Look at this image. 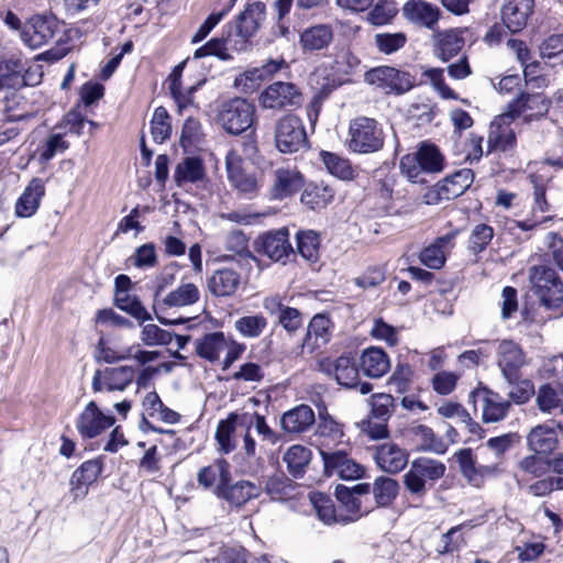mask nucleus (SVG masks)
<instances>
[{"mask_svg": "<svg viewBox=\"0 0 563 563\" xmlns=\"http://www.w3.org/2000/svg\"><path fill=\"white\" fill-rule=\"evenodd\" d=\"M275 145L282 153H296L308 144L302 120L295 114H286L276 121Z\"/></svg>", "mask_w": 563, "mask_h": 563, "instance_id": "0eeeda50", "label": "nucleus"}, {"mask_svg": "<svg viewBox=\"0 0 563 563\" xmlns=\"http://www.w3.org/2000/svg\"><path fill=\"white\" fill-rule=\"evenodd\" d=\"M330 340V320L322 316H314L308 324L303 344L309 349H319Z\"/></svg>", "mask_w": 563, "mask_h": 563, "instance_id": "c03bdc74", "label": "nucleus"}, {"mask_svg": "<svg viewBox=\"0 0 563 563\" xmlns=\"http://www.w3.org/2000/svg\"><path fill=\"white\" fill-rule=\"evenodd\" d=\"M114 303L120 310L131 314L141 322L152 319L150 312L135 296L115 294Z\"/></svg>", "mask_w": 563, "mask_h": 563, "instance_id": "4d7b16f0", "label": "nucleus"}, {"mask_svg": "<svg viewBox=\"0 0 563 563\" xmlns=\"http://www.w3.org/2000/svg\"><path fill=\"white\" fill-rule=\"evenodd\" d=\"M446 472L443 462L420 456L409 463L407 472L402 475L405 492L412 500L421 501L433 489Z\"/></svg>", "mask_w": 563, "mask_h": 563, "instance_id": "f257e3e1", "label": "nucleus"}, {"mask_svg": "<svg viewBox=\"0 0 563 563\" xmlns=\"http://www.w3.org/2000/svg\"><path fill=\"white\" fill-rule=\"evenodd\" d=\"M519 467L526 474H529L533 477H541L549 472L551 467V461L547 457H543L542 454L534 453L523 457L519 462Z\"/></svg>", "mask_w": 563, "mask_h": 563, "instance_id": "680f3d73", "label": "nucleus"}, {"mask_svg": "<svg viewBox=\"0 0 563 563\" xmlns=\"http://www.w3.org/2000/svg\"><path fill=\"white\" fill-rule=\"evenodd\" d=\"M333 40V29L329 24H317L307 27L300 34V45L306 52L327 48Z\"/></svg>", "mask_w": 563, "mask_h": 563, "instance_id": "f704fd0d", "label": "nucleus"}, {"mask_svg": "<svg viewBox=\"0 0 563 563\" xmlns=\"http://www.w3.org/2000/svg\"><path fill=\"white\" fill-rule=\"evenodd\" d=\"M482 404V420L484 423H496L506 419L511 408V402L503 398L498 393L488 387H482L472 391L468 400Z\"/></svg>", "mask_w": 563, "mask_h": 563, "instance_id": "ddd939ff", "label": "nucleus"}, {"mask_svg": "<svg viewBox=\"0 0 563 563\" xmlns=\"http://www.w3.org/2000/svg\"><path fill=\"white\" fill-rule=\"evenodd\" d=\"M400 485L398 481L388 476H378L371 485V493H373L374 500L377 507L387 508L394 504L398 494Z\"/></svg>", "mask_w": 563, "mask_h": 563, "instance_id": "79ce46f5", "label": "nucleus"}, {"mask_svg": "<svg viewBox=\"0 0 563 563\" xmlns=\"http://www.w3.org/2000/svg\"><path fill=\"white\" fill-rule=\"evenodd\" d=\"M402 14L411 23L433 31L441 11L432 3L422 0H410L405 3Z\"/></svg>", "mask_w": 563, "mask_h": 563, "instance_id": "a878e982", "label": "nucleus"}, {"mask_svg": "<svg viewBox=\"0 0 563 563\" xmlns=\"http://www.w3.org/2000/svg\"><path fill=\"white\" fill-rule=\"evenodd\" d=\"M332 373L338 384L346 388H358L362 395H366L373 389L371 383L358 382V367L350 356L338 357L332 364Z\"/></svg>", "mask_w": 563, "mask_h": 563, "instance_id": "b1692460", "label": "nucleus"}, {"mask_svg": "<svg viewBox=\"0 0 563 563\" xmlns=\"http://www.w3.org/2000/svg\"><path fill=\"white\" fill-rule=\"evenodd\" d=\"M456 233H448L443 236L438 238L434 243L431 245L424 247L420 252V262L431 268V269H439L441 268L445 263V252L444 249L446 246H451L453 243V240L455 239Z\"/></svg>", "mask_w": 563, "mask_h": 563, "instance_id": "ea45409f", "label": "nucleus"}, {"mask_svg": "<svg viewBox=\"0 0 563 563\" xmlns=\"http://www.w3.org/2000/svg\"><path fill=\"white\" fill-rule=\"evenodd\" d=\"M200 298L198 287L192 283L181 284L170 291L163 300L167 307H185L196 303Z\"/></svg>", "mask_w": 563, "mask_h": 563, "instance_id": "603ef678", "label": "nucleus"}, {"mask_svg": "<svg viewBox=\"0 0 563 563\" xmlns=\"http://www.w3.org/2000/svg\"><path fill=\"white\" fill-rule=\"evenodd\" d=\"M303 185L302 175L294 168H277L271 187L273 199L283 200L299 191Z\"/></svg>", "mask_w": 563, "mask_h": 563, "instance_id": "cd10ccee", "label": "nucleus"}, {"mask_svg": "<svg viewBox=\"0 0 563 563\" xmlns=\"http://www.w3.org/2000/svg\"><path fill=\"white\" fill-rule=\"evenodd\" d=\"M59 31L56 18L52 15H35L22 31L23 42L31 48H38L52 41Z\"/></svg>", "mask_w": 563, "mask_h": 563, "instance_id": "f3484780", "label": "nucleus"}, {"mask_svg": "<svg viewBox=\"0 0 563 563\" xmlns=\"http://www.w3.org/2000/svg\"><path fill=\"white\" fill-rule=\"evenodd\" d=\"M321 460L323 463V474L327 477L336 475L344 481H354L362 478L365 468L356 463L345 449H332L329 451L328 445L321 449Z\"/></svg>", "mask_w": 563, "mask_h": 563, "instance_id": "6e6552de", "label": "nucleus"}, {"mask_svg": "<svg viewBox=\"0 0 563 563\" xmlns=\"http://www.w3.org/2000/svg\"><path fill=\"white\" fill-rule=\"evenodd\" d=\"M197 482L205 489H212L219 496L223 487L231 482L230 464L224 459H218L208 466L200 468Z\"/></svg>", "mask_w": 563, "mask_h": 563, "instance_id": "5701e85b", "label": "nucleus"}, {"mask_svg": "<svg viewBox=\"0 0 563 563\" xmlns=\"http://www.w3.org/2000/svg\"><path fill=\"white\" fill-rule=\"evenodd\" d=\"M205 177V167L202 161L196 156L185 157L177 164L174 179L178 186H184L187 183H197Z\"/></svg>", "mask_w": 563, "mask_h": 563, "instance_id": "37998d69", "label": "nucleus"}, {"mask_svg": "<svg viewBox=\"0 0 563 563\" xmlns=\"http://www.w3.org/2000/svg\"><path fill=\"white\" fill-rule=\"evenodd\" d=\"M375 45L384 54H393L402 48L407 42L405 33H377L374 36Z\"/></svg>", "mask_w": 563, "mask_h": 563, "instance_id": "bf43d9fd", "label": "nucleus"}, {"mask_svg": "<svg viewBox=\"0 0 563 563\" xmlns=\"http://www.w3.org/2000/svg\"><path fill=\"white\" fill-rule=\"evenodd\" d=\"M265 81L257 67L250 68L234 79V87L244 93H253Z\"/></svg>", "mask_w": 563, "mask_h": 563, "instance_id": "774afa93", "label": "nucleus"}, {"mask_svg": "<svg viewBox=\"0 0 563 563\" xmlns=\"http://www.w3.org/2000/svg\"><path fill=\"white\" fill-rule=\"evenodd\" d=\"M112 415L102 412L95 401H90L76 421V428L82 438L92 439L114 424Z\"/></svg>", "mask_w": 563, "mask_h": 563, "instance_id": "a211bd4d", "label": "nucleus"}, {"mask_svg": "<svg viewBox=\"0 0 563 563\" xmlns=\"http://www.w3.org/2000/svg\"><path fill=\"white\" fill-rule=\"evenodd\" d=\"M317 435L319 438L318 452L321 454L323 445H328L329 451L343 443L344 432L342 427L330 416L320 413L317 426Z\"/></svg>", "mask_w": 563, "mask_h": 563, "instance_id": "58836bf2", "label": "nucleus"}, {"mask_svg": "<svg viewBox=\"0 0 563 563\" xmlns=\"http://www.w3.org/2000/svg\"><path fill=\"white\" fill-rule=\"evenodd\" d=\"M134 376L135 369L132 366L106 367L95 372L91 386L95 393L102 391L104 388L108 391H123L131 385Z\"/></svg>", "mask_w": 563, "mask_h": 563, "instance_id": "dca6fc26", "label": "nucleus"}, {"mask_svg": "<svg viewBox=\"0 0 563 563\" xmlns=\"http://www.w3.org/2000/svg\"><path fill=\"white\" fill-rule=\"evenodd\" d=\"M320 158L327 170L341 180H352L356 176V170L347 158L327 151L320 153Z\"/></svg>", "mask_w": 563, "mask_h": 563, "instance_id": "09e8293b", "label": "nucleus"}, {"mask_svg": "<svg viewBox=\"0 0 563 563\" xmlns=\"http://www.w3.org/2000/svg\"><path fill=\"white\" fill-rule=\"evenodd\" d=\"M527 444L534 453L548 455L559 445L558 433L548 424H538L528 433Z\"/></svg>", "mask_w": 563, "mask_h": 563, "instance_id": "7c9ffc66", "label": "nucleus"}, {"mask_svg": "<svg viewBox=\"0 0 563 563\" xmlns=\"http://www.w3.org/2000/svg\"><path fill=\"white\" fill-rule=\"evenodd\" d=\"M255 246L258 253L276 263L286 264L289 257L295 255L289 231L285 227L264 232L255 241Z\"/></svg>", "mask_w": 563, "mask_h": 563, "instance_id": "9b49d317", "label": "nucleus"}, {"mask_svg": "<svg viewBox=\"0 0 563 563\" xmlns=\"http://www.w3.org/2000/svg\"><path fill=\"white\" fill-rule=\"evenodd\" d=\"M360 367L365 376L379 378L388 372L390 362L383 349L372 346L362 352Z\"/></svg>", "mask_w": 563, "mask_h": 563, "instance_id": "c756f323", "label": "nucleus"}, {"mask_svg": "<svg viewBox=\"0 0 563 563\" xmlns=\"http://www.w3.org/2000/svg\"><path fill=\"white\" fill-rule=\"evenodd\" d=\"M397 14L394 1L380 0L368 13V21L374 25L387 24Z\"/></svg>", "mask_w": 563, "mask_h": 563, "instance_id": "338daca9", "label": "nucleus"}, {"mask_svg": "<svg viewBox=\"0 0 563 563\" xmlns=\"http://www.w3.org/2000/svg\"><path fill=\"white\" fill-rule=\"evenodd\" d=\"M510 387L508 391V400L517 405L526 404L534 395V386L530 379L518 378L512 383H507Z\"/></svg>", "mask_w": 563, "mask_h": 563, "instance_id": "e2e57ef3", "label": "nucleus"}, {"mask_svg": "<svg viewBox=\"0 0 563 563\" xmlns=\"http://www.w3.org/2000/svg\"><path fill=\"white\" fill-rule=\"evenodd\" d=\"M261 488L249 481H240L235 484H227L218 497L225 499L236 507L243 506L249 500L260 496Z\"/></svg>", "mask_w": 563, "mask_h": 563, "instance_id": "4c0bfd02", "label": "nucleus"}, {"mask_svg": "<svg viewBox=\"0 0 563 563\" xmlns=\"http://www.w3.org/2000/svg\"><path fill=\"white\" fill-rule=\"evenodd\" d=\"M444 157L440 150L431 143L422 142L412 154L400 159V169L415 184H426V174L439 173L443 169Z\"/></svg>", "mask_w": 563, "mask_h": 563, "instance_id": "f03ea898", "label": "nucleus"}, {"mask_svg": "<svg viewBox=\"0 0 563 563\" xmlns=\"http://www.w3.org/2000/svg\"><path fill=\"white\" fill-rule=\"evenodd\" d=\"M103 464L100 460L84 462L70 477V493L74 500L82 499L88 494L89 486L93 484L102 472Z\"/></svg>", "mask_w": 563, "mask_h": 563, "instance_id": "4be33fe9", "label": "nucleus"}, {"mask_svg": "<svg viewBox=\"0 0 563 563\" xmlns=\"http://www.w3.org/2000/svg\"><path fill=\"white\" fill-rule=\"evenodd\" d=\"M170 118L164 107H157L154 110L151 120V134L156 143H163L167 140L172 132Z\"/></svg>", "mask_w": 563, "mask_h": 563, "instance_id": "13d9d810", "label": "nucleus"}, {"mask_svg": "<svg viewBox=\"0 0 563 563\" xmlns=\"http://www.w3.org/2000/svg\"><path fill=\"white\" fill-rule=\"evenodd\" d=\"M316 421L313 410L308 405L297 406L285 412L280 419L282 428L288 433H301Z\"/></svg>", "mask_w": 563, "mask_h": 563, "instance_id": "2f4dec72", "label": "nucleus"}, {"mask_svg": "<svg viewBox=\"0 0 563 563\" xmlns=\"http://www.w3.org/2000/svg\"><path fill=\"white\" fill-rule=\"evenodd\" d=\"M463 30L450 29L433 34V47L437 57L448 62L456 56L465 45Z\"/></svg>", "mask_w": 563, "mask_h": 563, "instance_id": "bb28decb", "label": "nucleus"}, {"mask_svg": "<svg viewBox=\"0 0 563 563\" xmlns=\"http://www.w3.org/2000/svg\"><path fill=\"white\" fill-rule=\"evenodd\" d=\"M460 471L468 483L478 486L484 476L493 474L496 466L476 465L471 449H461L455 453Z\"/></svg>", "mask_w": 563, "mask_h": 563, "instance_id": "473e14b6", "label": "nucleus"}, {"mask_svg": "<svg viewBox=\"0 0 563 563\" xmlns=\"http://www.w3.org/2000/svg\"><path fill=\"white\" fill-rule=\"evenodd\" d=\"M294 490L292 482L283 473H274L265 483V492L274 500H283Z\"/></svg>", "mask_w": 563, "mask_h": 563, "instance_id": "6e6d98bb", "label": "nucleus"}, {"mask_svg": "<svg viewBox=\"0 0 563 563\" xmlns=\"http://www.w3.org/2000/svg\"><path fill=\"white\" fill-rule=\"evenodd\" d=\"M416 438L420 440V450L435 454H444L448 445L441 438H438L433 430L424 424H419L412 429Z\"/></svg>", "mask_w": 563, "mask_h": 563, "instance_id": "5fc2aeb1", "label": "nucleus"}, {"mask_svg": "<svg viewBox=\"0 0 563 563\" xmlns=\"http://www.w3.org/2000/svg\"><path fill=\"white\" fill-rule=\"evenodd\" d=\"M266 19V5L261 1L247 3L236 16L233 33L247 48L249 41L260 30Z\"/></svg>", "mask_w": 563, "mask_h": 563, "instance_id": "2eb2a0df", "label": "nucleus"}, {"mask_svg": "<svg viewBox=\"0 0 563 563\" xmlns=\"http://www.w3.org/2000/svg\"><path fill=\"white\" fill-rule=\"evenodd\" d=\"M550 103L541 93L521 92L520 96L508 103L507 111L501 114V120H515L520 115H523L526 122L539 120L548 113Z\"/></svg>", "mask_w": 563, "mask_h": 563, "instance_id": "f8f14e48", "label": "nucleus"}, {"mask_svg": "<svg viewBox=\"0 0 563 563\" xmlns=\"http://www.w3.org/2000/svg\"><path fill=\"white\" fill-rule=\"evenodd\" d=\"M238 427L249 428L250 418L238 412H230L225 419L218 422L214 439L218 444V451L221 454H229L235 450L234 432Z\"/></svg>", "mask_w": 563, "mask_h": 563, "instance_id": "412c9836", "label": "nucleus"}, {"mask_svg": "<svg viewBox=\"0 0 563 563\" xmlns=\"http://www.w3.org/2000/svg\"><path fill=\"white\" fill-rule=\"evenodd\" d=\"M364 80L385 90L386 93L404 95L415 85L416 78L410 73L390 66H379L365 73Z\"/></svg>", "mask_w": 563, "mask_h": 563, "instance_id": "1a4fd4ad", "label": "nucleus"}, {"mask_svg": "<svg viewBox=\"0 0 563 563\" xmlns=\"http://www.w3.org/2000/svg\"><path fill=\"white\" fill-rule=\"evenodd\" d=\"M385 135L380 124L372 118L357 117L349 128L347 147L358 154H372L384 146Z\"/></svg>", "mask_w": 563, "mask_h": 563, "instance_id": "20e7f679", "label": "nucleus"}, {"mask_svg": "<svg viewBox=\"0 0 563 563\" xmlns=\"http://www.w3.org/2000/svg\"><path fill=\"white\" fill-rule=\"evenodd\" d=\"M245 49L246 47L243 45V41H239L233 33V25L229 23L223 27V33L220 37H213L205 45L197 48L194 57L202 58L206 56H216L221 60H231L233 58L231 52L240 53Z\"/></svg>", "mask_w": 563, "mask_h": 563, "instance_id": "4468645a", "label": "nucleus"}, {"mask_svg": "<svg viewBox=\"0 0 563 563\" xmlns=\"http://www.w3.org/2000/svg\"><path fill=\"white\" fill-rule=\"evenodd\" d=\"M494 238V229L485 223L475 225L471 232L468 247L477 254L483 252Z\"/></svg>", "mask_w": 563, "mask_h": 563, "instance_id": "052dcab7", "label": "nucleus"}, {"mask_svg": "<svg viewBox=\"0 0 563 563\" xmlns=\"http://www.w3.org/2000/svg\"><path fill=\"white\" fill-rule=\"evenodd\" d=\"M533 0H505L501 8V20L508 32H520L532 13Z\"/></svg>", "mask_w": 563, "mask_h": 563, "instance_id": "393cba45", "label": "nucleus"}, {"mask_svg": "<svg viewBox=\"0 0 563 563\" xmlns=\"http://www.w3.org/2000/svg\"><path fill=\"white\" fill-rule=\"evenodd\" d=\"M258 102L263 109L291 111L302 106L303 95L294 82L278 80L261 92Z\"/></svg>", "mask_w": 563, "mask_h": 563, "instance_id": "423d86ee", "label": "nucleus"}, {"mask_svg": "<svg viewBox=\"0 0 563 563\" xmlns=\"http://www.w3.org/2000/svg\"><path fill=\"white\" fill-rule=\"evenodd\" d=\"M532 292L548 309L563 308V282L548 265H533L528 269Z\"/></svg>", "mask_w": 563, "mask_h": 563, "instance_id": "7ed1b4c3", "label": "nucleus"}, {"mask_svg": "<svg viewBox=\"0 0 563 563\" xmlns=\"http://www.w3.org/2000/svg\"><path fill=\"white\" fill-rule=\"evenodd\" d=\"M298 253L311 263L318 262L320 257L321 239L313 230H299L296 233Z\"/></svg>", "mask_w": 563, "mask_h": 563, "instance_id": "8fccbe9b", "label": "nucleus"}, {"mask_svg": "<svg viewBox=\"0 0 563 563\" xmlns=\"http://www.w3.org/2000/svg\"><path fill=\"white\" fill-rule=\"evenodd\" d=\"M141 340L145 345H168L173 341V333L161 329L158 325L148 323L142 329Z\"/></svg>", "mask_w": 563, "mask_h": 563, "instance_id": "69168bd1", "label": "nucleus"}, {"mask_svg": "<svg viewBox=\"0 0 563 563\" xmlns=\"http://www.w3.org/2000/svg\"><path fill=\"white\" fill-rule=\"evenodd\" d=\"M45 188L41 179L34 178L25 188L21 197L15 203V213L19 217H31L35 213L40 206V201L44 196Z\"/></svg>", "mask_w": 563, "mask_h": 563, "instance_id": "c9c22d12", "label": "nucleus"}, {"mask_svg": "<svg viewBox=\"0 0 563 563\" xmlns=\"http://www.w3.org/2000/svg\"><path fill=\"white\" fill-rule=\"evenodd\" d=\"M262 446H257L255 439L250 432V427L244 428L243 445L241 449V456L245 462V471L256 474L263 470L265 461L261 455Z\"/></svg>", "mask_w": 563, "mask_h": 563, "instance_id": "a18cd8bd", "label": "nucleus"}, {"mask_svg": "<svg viewBox=\"0 0 563 563\" xmlns=\"http://www.w3.org/2000/svg\"><path fill=\"white\" fill-rule=\"evenodd\" d=\"M371 494L369 483H358L353 486H345L339 484L334 488V496L338 501L349 511L352 516L342 517L343 523H349L357 520L362 514V497H367Z\"/></svg>", "mask_w": 563, "mask_h": 563, "instance_id": "6ab92c4d", "label": "nucleus"}, {"mask_svg": "<svg viewBox=\"0 0 563 563\" xmlns=\"http://www.w3.org/2000/svg\"><path fill=\"white\" fill-rule=\"evenodd\" d=\"M511 119L501 120V114L492 123L488 134L489 151L499 150L507 152L514 148L516 144V135L509 126Z\"/></svg>", "mask_w": 563, "mask_h": 563, "instance_id": "72a5a7b5", "label": "nucleus"}, {"mask_svg": "<svg viewBox=\"0 0 563 563\" xmlns=\"http://www.w3.org/2000/svg\"><path fill=\"white\" fill-rule=\"evenodd\" d=\"M474 172L470 168H462L445 177L441 183L445 187L450 199L463 195L474 181Z\"/></svg>", "mask_w": 563, "mask_h": 563, "instance_id": "3c124183", "label": "nucleus"}, {"mask_svg": "<svg viewBox=\"0 0 563 563\" xmlns=\"http://www.w3.org/2000/svg\"><path fill=\"white\" fill-rule=\"evenodd\" d=\"M373 457L377 466L389 474H397L408 465V452L393 442H385L374 448Z\"/></svg>", "mask_w": 563, "mask_h": 563, "instance_id": "aec40b11", "label": "nucleus"}, {"mask_svg": "<svg viewBox=\"0 0 563 563\" xmlns=\"http://www.w3.org/2000/svg\"><path fill=\"white\" fill-rule=\"evenodd\" d=\"M334 197V190L323 184L313 183L309 184L301 194V202L312 210L322 209L327 207Z\"/></svg>", "mask_w": 563, "mask_h": 563, "instance_id": "49530a36", "label": "nucleus"}, {"mask_svg": "<svg viewBox=\"0 0 563 563\" xmlns=\"http://www.w3.org/2000/svg\"><path fill=\"white\" fill-rule=\"evenodd\" d=\"M311 460V451L300 444L291 445L284 453L283 461L295 478L302 477Z\"/></svg>", "mask_w": 563, "mask_h": 563, "instance_id": "de8ad7c7", "label": "nucleus"}, {"mask_svg": "<svg viewBox=\"0 0 563 563\" xmlns=\"http://www.w3.org/2000/svg\"><path fill=\"white\" fill-rule=\"evenodd\" d=\"M496 364L507 383L518 380L521 369L527 364L526 353L512 340H503L495 351Z\"/></svg>", "mask_w": 563, "mask_h": 563, "instance_id": "9d476101", "label": "nucleus"}, {"mask_svg": "<svg viewBox=\"0 0 563 563\" xmlns=\"http://www.w3.org/2000/svg\"><path fill=\"white\" fill-rule=\"evenodd\" d=\"M227 347L228 342L225 335L220 331L207 333L195 342V349L198 356L209 362L218 361L220 354Z\"/></svg>", "mask_w": 563, "mask_h": 563, "instance_id": "a19ab883", "label": "nucleus"}, {"mask_svg": "<svg viewBox=\"0 0 563 563\" xmlns=\"http://www.w3.org/2000/svg\"><path fill=\"white\" fill-rule=\"evenodd\" d=\"M537 405L543 412L560 408L563 411V401L559 393L549 384L542 385L537 394Z\"/></svg>", "mask_w": 563, "mask_h": 563, "instance_id": "0e129e2a", "label": "nucleus"}, {"mask_svg": "<svg viewBox=\"0 0 563 563\" xmlns=\"http://www.w3.org/2000/svg\"><path fill=\"white\" fill-rule=\"evenodd\" d=\"M228 176L233 186L247 198H252L257 192V181L255 176L242 172L239 167V156L230 152L225 157Z\"/></svg>", "mask_w": 563, "mask_h": 563, "instance_id": "c85d7f7f", "label": "nucleus"}, {"mask_svg": "<svg viewBox=\"0 0 563 563\" xmlns=\"http://www.w3.org/2000/svg\"><path fill=\"white\" fill-rule=\"evenodd\" d=\"M241 282L240 274L231 268L217 269L208 280L210 291L219 297L233 295Z\"/></svg>", "mask_w": 563, "mask_h": 563, "instance_id": "e433bc0d", "label": "nucleus"}, {"mask_svg": "<svg viewBox=\"0 0 563 563\" xmlns=\"http://www.w3.org/2000/svg\"><path fill=\"white\" fill-rule=\"evenodd\" d=\"M268 322L263 314L243 316L235 320V330L246 339H255L262 335Z\"/></svg>", "mask_w": 563, "mask_h": 563, "instance_id": "864d4df0", "label": "nucleus"}, {"mask_svg": "<svg viewBox=\"0 0 563 563\" xmlns=\"http://www.w3.org/2000/svg\"><path fill=\"white\" fill-rule=\"evenodd\" d=\"M255 107L244 98H232L221 102L217 110L218 123L232 135L247 131L254 122Z\"/></svg>", "mask_w": 563, "mask_h": 563, "instance_id": "39448f33", "label": "nucleus"}]
</instances>
